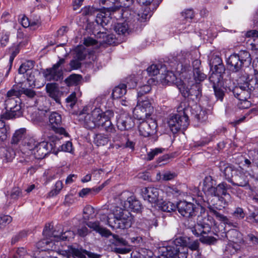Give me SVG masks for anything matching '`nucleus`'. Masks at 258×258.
Wrapping results in <instances>:
<instances>
[{
    "instance_id": "nucleus-1",
    "label": "nucleus",
    "mask_w": 258,
    "mask_h": 258,
    "mask_svg": "<svg viewBox=\"0 0 258 258\" xmlns=\"http://www.w3.org/2000/svg\"><path fill=\"white\" fill-rule=\"evenodd\" d=\"M200 241L191 240L188 237H179L166 247L160 249L163 258H187L188 249L196 251V258H201Z\"/></svg>"
},
{
    "instance_id": "nucleus-2",
    "label": "nucleus",
    "mask_w": 258,
    "mask_h": 258,
    "mask_svg": "<svg viewBox=\"0 0 258 258\" xmlns=\"http://www.w3.org/2000/svg\"><path fill=\"white\" fill-rule=\"evenodd\" d=\"M43 235L45 238L39 241L38 245L46 249L53 248L54 244L53 241H66L73 238L74 233L71 230H67L63 232L62 226L57 225L53 229L50 224H47L43 231Z\"/></svg>"
},
{
    "instance_id": "nucleus-3",
    "label": "nucleus",
    "mask_w": 258,
    "mask_h": 258,
    "mask_svg": "<svg viewBox=\"0 0 258 258\" xmlns=\"http://www.w3.org/2000/svg\"><path fill=\"white\" fill-rule=\"evenodd\" d=\"M243 83H240L231 90L234 96L239 100H246L250 98L252 92L258 91V71L254 70L253 74L245 73L240 78Z\"/></svg>"
},
{
    "instance_id": "nucleus-4",
    "label": "nucleus",
    "mask_w": 258,
    "mask_h": 258,
    "mask_svg": "<svg viewBox=\"0 0 258 258\" xmlns=\"http://www.w3.org/2000/svg\"><path fill=\"white\" fill-rule=\"evenodd\" d=\"M251 58L248 51L240 50L238 53H234L227 58L226 62L229 71L232 73H238L242 78L245 73L243 72L244 63H251Z\"/></svg>"
},
{
    "instance_id": "nucleus-5",
    "label": "nucleus",
    "mask_w": 258,
    "mask_h": 258,
    "mask_svg": "<svg viewBox=\"0 0 258 258\" xmlns=\"http://www.w3.org/2000/svg\"><path fill=\"white\" fill-rule=\"evenodd\" d=\"M36 118L34 120L36 123L44 121L46 118L48 117L49 125L56 133L68 136L65 129L61 126V115L57 112L53 111L49 112L47 110H41L35 113Z\"/></svg>"
},
{
    "instance_id": "nucleus-6",
    "label": "nucleus",
    "mask_w": 258,
    "mask_h": 258,
    "mask_svg": "<svg viewBox=\"0 0 258 258\" xmlns=\"http://www.w3.org/2000/svg\"><path fill=\"white\" fill-rule=\"evenodd\" d=\"M191 109L187 108L183 112L171 114L168 119V125L173 134L177 133L180 130H185L189 124L188 117L187 113Z\"/></svg>"
},
{
    "instance_id": "nucleus-7",
    "label": "nucleus",
    "mask_w": 258,
    "mask_h": 258,
    "mask_svg": "<svg viewBox=\"0 0 258 258\" xmlns=\"http://www.w3.org/2000/svg\"><path fill=\"white\" fill-rule=\"evenodd\" d=\"M21 101L20 99L6 98L5 101V112L1 115V118L14 119L22 115Z\"/></svg>"
},
{
    "instance_id": "nucleus-8",
    "label": "nucleus",
    "mask_w": 258,
    "mask_h": 258,
    "mask_svg": "<svg viewBox=\"0 0 258 258\" xmlns=\"http://www.w3.org/2000/svg\"><path fill=\"white\" fill-rule=\"evenodd\" d=\"M178 213L183 217L196 216L199 214H205V209L202 206H196L194 204L185 201H180L176 204Z\"/></svg>"
},
{
    "instance_id": "nucleus-9",
    "label": "nucleus",
    "mask_w": 258,
    "mask_h": 258,
    "mask_svg": "<svg viewBox=\"0 0 258 258\" xmlns=\"http://www.w3.org/2000/svg\"><path fill=\"white\" fill-rule=\"evenodd\" d=\"M179 90L184 98L195 102L199 101L202 96V85L199 83L192 84L189 86L182 84L180 85Z\"/></svg>"
},
{
    "instance_id": "nucleus-10",
    "label": "nucleus",
    "mask_w": 258,
    "mask_h": 258,
    "mask_svg": "<svg viewBox=\"0 0 258 258\" xmlns=\"http://www.w3.org/2000/svg\"><path fill=\"white\" fill-rule=\"evenodd\" d=\"M81 12L82 15L85 16H95L96 14L95 21L98 24L102 26L106 25L110 20V18L108 15L110 14L100 11L99 9H96L93 7H85L81 10Z\"/></svg>"
},
{
    "instance_id": "nucleus-11",
    "label": "nucleus",
    "mask_w": 258,
    "mask_h": 258,
    "mask_svg": "<svg viewBox=\"0 0 258 258\" xmlns=\"http://www.w3.org/2000/svg\"><path fill=\"white\" fill-rule=\"evenodd\" d=\"M64 62L65 59L60 58L52 68L44 70L43 75L45 79L48 81H58L62 80L63 72L59 68Z\"/></svg>"
},
{
    "instance_id": "nucleus-12",
    "label": "nucleus",
    "mask_w": 258,
    "mask_h": 258,
    "mask_svg": "<svg viewBox=\"0 0 258 258\" xmlns=\"http://www.w3.org/2000/svg\"><path fill=\"white\" fill-rule=\"evenodd\" d=\"M134 217H124L120 218H112L110 217H107V224L113 229H124L131 227Z\"/></svg>"
},
{
    "instance_id": "nucleus-13",
    "label": "nucleus",
    "mask_w": 258,
    "mask_h": 258,
    "mask_svg": "<svg viewBox=\"0 0 258 258\" xmlns=\"http://www.w3.org/2000/svg\"><path fill=\"white\" fill-rule=\"evenodd\" d=\"M190 54L188 53H182L177 54L174 56V60L178 62L176 68L177 72L182 74V76L186 77V75L187 72H190L191 67L189 64V61L186 60V57H189Z\"/></svg>"
},
{
    "instance_id": "nucleus-14",
    "label": "nucleus",
    "mask_w": 258,
    "mask_h": 258,
    "mask_svg": "<svg viewBox=\"0 0 258 258\" xmlns=\"http://www.w3.org/2000/svg\"><path fill=\"white\" fill-rule=\"evenodd\" d=\"M111 240V249L117 253L125 254L131 251L127 241L117 235H113Z\"/></svg>"
},
{
    "instance_id": "nucleus-15",
    "label": "nucleus",
    "mask_w": 258,
    "mask_h": 258,
    "mask_svg": "<svg viewBox=\"0 0 258 258\" xmlns=\"http://www.w3.org/2000/svg\"><path fill=\"white\" fill-rule=\"evenodd\" d=\"M138 128L140 135L147 137L156 133L157 124L155 120L148 119L140 122Z\"/></svg>"
},
{
    "instance_id": "nucleus-16",
    "label": "nucleus",
    "mask_w": 258,
    "mask_h": 258,
    "mask_svg": "<svg viewBox=\"0 0 258 258\" xmlns=\"http://www.w3.org/2000/svg\"><path fill=\"white\" fill-rule=\"evenodd\" d=\"M54 148V144L47 142H38L33 154L36 159H42L51 152Z\"/></svg>"
},
{
    "instance_id": "nucleus-17",
    "label": "nucleus",
    "mask_w": 258,
    "mask_h": 258,
    "mask_svg": "<svg viewBox=\"0 0 258 258\" xmlns=\"http://www.w3.org/2000/svg\"><path fill=\"white\" fill-rule=\"evenodd\" d=\"M218 167L228 182H232V177L238 172V169L233 165L224 161L219 162Z\"/></svg>"
},
{
    "instance_id": "nucleus-18",
    "label": "nucleus",
    "mask_w": 258,
    "mask_h": 258,
    "mask_svg": "<svg viewBox=\"0 0 258 258\" xmlns=\"http://www.w3.org/2000/svg\"><path fill=\"white\" fill-rule=\"evenodd\" d=\"M134 119L128 113H122L117 117L116 125L120 131L131 129L134 127Z\"/></svg>"
},
{
    "instance_id": "nucleus-19",
    "label": "nucleus",
    "mask_w": 258,
    "mask_h": 258,
    "mask_svg": "<svg viewBox=\"0 0 258 258\" xmlns=\"http://www.w3.org/2000/svg\"><path fill=\"white\" fill-rule=\"evenodd\" d=\"M211 227L209 223H206L203 220L200 219V215H198L197 224L191 230L192 233L197 237L202 236L205 234H208L211 232Z\"/></svg>"
},
{
    "instance_id": "nucleus-20",
    "label": "nucleus",
    "mask_w": 258,
    "mask_h": 258,
    "mask_svg": "<svg viewBox=\"0 0 258 258\" xmlns=\"http://www.w3.org/2000/svg\"><path fill=\"white\" fill-rule=\"evenodd\" d=\"M142 196L145 200L148 201L151 203L159 202L158 196L159 190L154 187H144L142 189Z\"/></svg>"
},
{
    "instance_id": "nucleus-21",
    "label": "nucleus",
    "mask_w": 258,
    "mask_h": 258,
    "mask_svg": "<svg viewBox=\"0 0 258 258\" xmlns=\"http://www.w3.org/2000/svg\"><path fill=\"white\" fill-rule=\"evenodd\" d=\"M88 110L87 107H84L82 111L79 113V116L81 119L84 118L85 124L86 127L89 129L94 128L98 126V123L99 120H95L92 118V116L90 115V113H87Z\"/></svg>"
},
{
    "instance_id": "nucleus-22",
    "label": "nucleus",
    "mask_w": 258,
    "mask_h": 258,
    "mask_svg": "<svg viewBox=\"0 0 258 258\" xmlns=\"http://www.w3.org/2000/svg\"><path fill=\"white\" fill-rule=\"evenodd\" d=\"M46 90L49 96L52 98L57 103L60 104V92L55 83H48L46 85Z\"/></svg>"
},
{
    "instance_id": "nucleus-23",
    "label": "nucleus",
    "mask_w": 258,
    "mask_h": 258,
    "mask_svg": "<svg viewBox=\"0 0 258 258\" xmlns=\"http://www.w3.org/2000/svg\"><path fill=\"white\" fill-rule=\"evenodd\" d=\"M38 141L34 138L31 137H27L23 139L22 143L21 150L25 153L31 152L33 154L37 145Z\"/></svg>"
},
{
    "instance_id": "nucleus-24",
    "label": "nucleus",
    "mask_w": 258,
    "mask_h": 258,
    "mask_svg": "<svg viewBox=\"0 0 258 258\" xmlns=\"http://www.w3.org/2000/svg\"><path fill=\"white\" fill-rule=\"evenodd\" d=\"M209 65L211 71H214L219 73H224L225 71V67L222 62L220 57L217 55H214L211 58Z\"/></svg>"
},
{
    "instance_id": "nucleus-25",
    "label": "nucleus",
    "mask_w": 258,
    "mask_h": 258,
    "mask_svg": "<svg viewBox=\"0 0 258 258\" xmlns=\"http://www.w3.org/2000/svg\"><path fill=\"white\" fill-rule=\"evenodd\" d=\"M209 209L210 213L215 216L218 220L233 228H236L238 227L239 223H238L237 222H232L231 220L228 219L226 216L218 212L214 208L210 207Z\"/></svg>"
},
{
    "instance_id": "nucleus-26",
    "label": "nucleus",
    "mask_w": 258,
    "mask_h": 258,
    "mask_svg": "<svg viewBox=\"0 0 258 258\" xmlns=\"http://www.w3.org/2000/svg\"><path fill=\"white\" fill-rule=\"evenodd\" d=\"M209 209L210 213L215 216L218 220L233 228H236L238 227L239 223H238L237 222H232L231 220L228 219L226 216L218 212L214 208L210 207Z\"/></svg>"
},
{
    "instance_id": "nucleus-27",
    "label": "nucleus",
    "mask_w": 258,
    "mask_h": 258,
    "mask_svg": "<svg viewBox=\"0 0 258 258\" xmlns=\"http://www.w3.org/2000/svg\"><path fill=\"white\" fill-rule=\"evenodd\" d=\"M124 207L127 208L131 211L139 213L141 211L142 205L136 197L131 196L127 198L124 203Z\"/></svg>"
},
{
    "instance_id": "nucleus-28",
    "label": "nucleus",
    "mask_w": 258,
    "mask_h": 258,
    "mask_svg": "<svg viewBox=\"0 0 258 258\" xmlns=\"http://www.w3.org/2000/svg\"><path fill=\"white\" fill-rule=\"evenodd\" d=\"M87 225L91 229L99 233L102 236L108 237L111 235V233L109 230L100 226V223L98 221L89 222L87 223Z\"/></svg>"
},
{
    "instance_id": "nucleus-29",
    "label": "nucleus",
    "mask_w": 258,
    "mask_h": 258,
    "mask_svg": "<svg viewBox=\"0 0 258 258\" xmlns=\"http://www.w3.org/2000/svg\"><path fill=\"white\" fill-rule=\"evenodd\" d=\"M234 186L245 187L248 185V181L246 176L238 170V172L234 176V180L230 182Z\"/></svg>"
},
{
    "instance_id": "nucleus-30",
    "label": "nucleus",
    "mask_w": 258,
    "mask_h": 258,
    "mask_svg": "<svg viewBox=\"0 0 258 258\" xmlns=\"http://www.w3.org/2000/svg\"><path fill=\"white\" fill-rule=\"evenodd\" d=\"M106 185V182H104L97 187H94L93 188H84L81 189L79 195L80 197L84 198L87 195H95L98 194L101 191Z\"/></svg>"
},
{
    "instance_id": "nucleus-31",
    "label": "nucleus",
    "mask_w": 258,
    "mask_h": 258,
    "mask_svg": "<svg viewBox=\"0 0 258 258\" xmlns=\"http://www.w3.org/2000/svg\"><path fill=\"white\" fill-rule=\"evenodd\" d=\"M137 105H140L144 111L149 113L150 115L153 111V107L147 97L138 99Z\"/></svg>"
},
{
    "instance_id": "nucleus-32",
    "label": "nucleus",
    "mask_w": 258,
    "mask_h": 258,
    "mask_svg": "<svg viewBox=\"0 0 258 258\" xmlns=\"http://www.w3.org/2000/svg\"><path fill=\"white\" fill-rule=\"evenodd\" d=\"M212 73L209 77L210 82L212 84V87L219 86H223L222 79L224 73H219L214 71H212Z\"/></svg>"
},
{
    "instance_id": "nucleus-33",
    "label": "nucleus",
    "mask_w": 258,
    "mask_h": 258,
    "mask_svg": "<svg viewBox=\"0 0 258 258\" xmlns=\"http://www.w3.org/2000/svg\"><path fill=\"white\" fill-rule=\"evenodd\" d=\"M112 212L113 215L112 218H120V217H133L131 213L125 209H123L120 207H115L112 210Z\"/></svg>"
},
{
    "instance_id": "nucleus-34",
    "label": "nucleus",
    "mask_w": 258,
    "mask_h": 258,
    "mask_svg": "<svg viewBox=\"0 0 258 258\" xmlns=\"http://www.w3.org/2000/svg\"><path fill=\"white\" fill-rule=\"evenodd\" d=\"M82 76L78 74H72L65 80V83L68 86H77L81 83Z\"/></svg>"
},
{
    "instance_id": "nucleus-35",
    "label": "nucleus",
    "mask_w": 258,
    "mask_h": 258,
    "mask_svg": "<svg viewBox=\"0 0 258 258\" xmlns=\"http://www.w3.org/2000/svg\"><path fill=\"white\" fill-rule=\"evenodd\" d=\"M90 258H100V255L94 253H92L90 255ZM67 258H86L84 252L80 251L78 249L72 248L71 253L69 254Z\"/></svg>"
},
{
    "instance_id": "nucleus-36",
    "label": "nucleus",
    "mask_w": 258,
    "mask_h": 258,
    "mask_svg": "<svg viewBox=\"0 0 258 258\" xmlns=\"http://www.w3.org/2000/svg\"><path fill=\"white\" fill-rule=\"evenodd\" d=\"M126 93V86L125 84H120L113 89L112 97L113 99H118L122 97Z\"/></svg>"
},
{
    "instance_id": "nucleus-37",
    "label": "nucleus",
    "mask_w": 258,
    "mask_h": 258,
    "mask_svg": "<svg viewBox=\"0 0 258 258\" xmlns=\"http://www.w3.org/2000/svg\"><path fill=\"white\" fill-rule=\"evenodd\" d=\"M115 32L119 36H125L129 34L128 24L126 23L116 24L114 28Z\"/></svg>"
},
{
    "instance_id": "nucleus-38",
    "label": "nucleus",
    "mask_w": 258,
    "mask_h": 258,
    "mask_svg": "<svg viewBox=\"0 0 258 258\" xmlns=\"http://www.w3.org/2000/svg\"><path fill=\"white\" fill-rule=\"evenodd\" d=\"M34 66V61L33 60H28L22 63L20 67L18 72L19 74H26V76L28 75L30 72L32 71V69Z\"/></svg>"
},
{
    "instance_id": "nucleus-39",
    "label": "nucleus",
    "mask_w": 258,
    "mask_h": 258,
    "mask_svg": "<svg viewBox=\"0 0 258 258\" xmlns=\"http://www.w3.org/2000/svg\"><path fill=\"white\" fill-rule=\"evenodd\" d=\"M10 126L2 119H0V141H4L7 139L9 134Z\"/></svg>"
},
{
    "instance_id": "nucleus-40",
    "label": "nucleus",
    "mask_w": 258,
    "mask_h": 258,
    "mask_svg": "<svg viewBox=\"0 0 258 258\" xmlns=\"http://www.w3.org/2000/svg\"><path fill=\"white\" fill-rule=\"evenodd\" d=\"M108 141V136L103 134H96L94 138V143L97 146H104Z\"/></svg>"
},
{
    "instance_id": "nucleus-41",
    "label": "nucleus",
    "mask_w": 258,
    "mask_h": 258,
    "mask_svg": "<svg viewBox=\"0 0 258 258\" xmlns=\"http://www.w3.org/2000/svg\"><path fill=\"white\" fill-rule=\"evenodd\" d=\"M26 129L24 128L17 130L14 134L11 140L12 144L17 145L25 137L26 134Z\"/></svg>"
},
{
    "instance_id": "nucleus-42",
    "label": "nucleus",
    "mask_w": 258,
    "mask_h": 258,
    "mask_svg": "<svg viewBox=\"0 0 258 258\" xmlns=\"http://www.w3.org/2000/svg\"><path fill=\"white\" fill-rule=\"evenodd\" d=\"M156 204L162 211L166 212H171L176 208V206L172 203L169 201H163L162 202L159 201Z\"/></svg>"
},
{
    "instance_id": "nucleus-43",
    "label": "nucleus",
    "mask_w": 258,
    "mask_h": 258,
    "mask_svg": "<svg viewBox=\"0 0 258 258\" xmlns=\"http://www.w3.org/2000/svg\"><path fill=\"white\" fill-rule=\"evenodd\" d=\"M133 113L134 116L139 120H144L151 115L149 113L144 111V109H142L141 106L138 105H137L135 108Z\"/></svg>"
},
{
    "instance_id": "nucleus-44",
    "label": "nucleus",
    "mask_w": 258,
    "mask_h": 258,
    "mask_svg": "<svg viewBox=\"0 0 258 258\" xmlns=\"http://www.w3.org/2000/svg\"><path fill=\"white\" fill-rule=\"evenodd\" d=\"M102 127L107 132L113 133L115 131L113 125L110 120H101L98 123L97 127Z\"/></svg>"
},
{
    "instance_id": "nucleus-45",
    "label": "nucleus",
    "mask_w": 258,
    "mask_h": 258,
    "mask_svg": "<svg viewBox=\"0 0 258 258\" xmlns=\"http://www.w3.org/2000/svg\"><path fill=\"white\" fill-rule=\"evenodd\" d=\"M75 58L79 60L84 59L87 55V50L83 46H80L77 47L75 50Z\"/></svg>"
},
{
    "instance_id": "nucleus-46",
    "label": "nucleus",
    "mask_w": 258,
    "mask_h": 258,
    "mask_svg": "<svg viewBox=\"0 0 258 258\" xmlns=\"http://www.w3.org/2000/svg\"><path fill=\"white\" fill-rule=\"evenodd\" d=\"M152 15V12L148 7L145 8L142 11L138 14L137 19L141 22L145 21L150 18Z\"/></svg>"
},
{
    "instance_id": "nucleus-47",
    "label": "nucleus",
    "mask_w": 258,
    "mask_h": 258,
    "mask_svg": "<svg viewBox=\"0 0 258 258\" xmlns=\"http://www.w3.org/2000/svg\"><path fill=\"white\" fill-rule=\"evenodd\" d=\"M240 233L236 229H231L226 232V237L231 241H235L239 237Z\"/></svg>"
},
{
    "instance_id": "nucleus-48",
    "label": "nucleus",
    "mask_w": 258,
    "mask_h": 258,
    "mask_svg": "<svg viewBox=\"0 0 258 258\" xmlns=\"http://www.w3.org/2000/svg\"><path fill=\"white\" fill-rule=\"evenodd\" d=\"M231 215L235 219V222H237L238 223V221L243 219L245 216L243 209L240 207L236 208Z\"/></svg>"
},
{
    "instance_id": "nucleus-49",
    "label": "nucleus",
    "mask_w": 258,
    "mask_h": 258,
    "mask_svg": "<svg viewBox=\"0 0 258 258\" xmlns=\"http://www.w3.org/2000/svg\"><path fill=\"white\" fill-rule=\"evenodd\" d=\"M21 96V89H17L13 87L10 90H9L6 94V98L10 99H20Z\"/></svg>"
},
{
    "instance_id": "nucleus-50",
    "label": "nucleus",
    "mask_w": 258,
    "mask_h": 258,
    "mask_svg": "<svg viewBox=\"0 0 258 258\" xmlns=\"http://www.w3.org/2000/svg\"><path fill=\"white\" fill-rule=\"evenodd\" d=\"M229 187L230 186L225 182L219 184L216 186L217 194H218L217 197H219L221 195L226 196L227 194V190Z\"/></svg>"
},
{
    "instance_id": "nucleus-51",
    "label": "nucleus",
    "mask_w": 258,
    "mask_h": 258,
    "mask_svg": "<svg viewBox=\"0 0 258 258\" xmlns=\"http://www.w3.org/2000/svg\"><path fill=\"white\" fill-rule=\"evenodd\" d=\"M151 90V87L149 85H145L140 87L137 90V99L139 98H144L145 96H144V95L149 93Z\"/></svg>"
},
{
    "instance_id": "nucleus-52",
    "label": "nucleus",
    "mask_w": 258,
    "mask_h": 258,
    "mask_svg": "<svg viewBox=\"0 0 258 258\" xmlns=\"http://www.w3.org/2000/svg\"><path fill=\"white\" fill-rule=\"evenodd\" d=\"M192 73L195 83H200L207 78L206 75L203 73L201 70L192 71Z\"/></svg>"
},
{
    "instance_id": "nucleus-53",
    "label": "nucleus",
    "mask_w": 258,
    "mask_h": 258,
    "mask_svg": "<svg viewBox=\"0 0 258 258\" xmlns=\"http://www.w3.org/2000/svg\"><path fill=\"white\" fill-rule=\"evenodd\" d=\"M199 241L204 244L213 245L217 242V239L213 236L202 235L200 238Z\"/></svg>"
},
{
    "instance_id": "nucleus-54",
    "label": "nucleus",
    "mask_w": 258,
    "mask_h": 258,
    "mask_svg": "<svg viewBox=\"0 0 258 258\" xmlns=\"http://www.w3.org/2000/svg\"><path fill=\"white\" fill-rule=\"evenodd\" d=\"M216 185V182L211 176L205 177L203 181V190Z\"/></svg>"
},
{
    "instance_id": "nucleus-55",
    "label": "nucleus",
    "mask_w": 258,
    "mask_h": 258,
    "mask_svg": "<svg viewBox=\"0 0 258 258\" xmlns=\"http://www.w3.org/2000/svg\"><path fill=\"white\" fill-rule=\"evenodd\" d=\"M125 82L126 84H125V85L126 86V88H128L129 89H132L134 88L137 86V79L135 75H132L127 77L126 79Z\"/></svg>"
},
{
    "instance_id": "nucleus-56",
    "label": "nucleus",
    "mask_w": 258,
    "mask_h": 258,
    "mask_svg": "<svg viewBox=\"0 0 258 258\" xmlns=\"http://www.w3.org/2000/svg\"><path fill=\"white\" fill-rule=\"evenodd\" d=\"M22 94H24L30 99L34 98L36 95V92L33 90L27 88L25 86L24 87H21V95Z\"/></svg>"
},
{
    "instance_id": "nucleus-57",
    "label": "nucleus",
    "mask_w": 258,
    "mask_h": 258,
    "mask_svg": "<svg viewBox=\"0 0 258 258\" xmlns=\"http://www.w3.org/2000/svg\"><path fill=\"white\" fill-rule=\"evenodd\" d=\"M213 88L214 94L217 99L222 101L225 95L224 92L222 89V86H215Z\"/></svg>"
},
{
    "instance_id": "nucleus-58",
    "label": "nucleus",
    "mask_w": 258,
    "mask_h": 258,
    "mask_svg": "<svg viewBox=\"0 0 258 258\" xmlns=\"http://www.w3.org/2000/svg\"><path fill=\"white\" fill-rule=\"evenodd\" d=\"M164 151V149L162 148H157L152 150L147 154V160L151 161L153 159L155 156L162 153Z\"/></svg>"
},
{
    "instance_id": "nucleus-59",
    "label": "nucleus",
    "mask_w": 258,
    "mask_h": 258,
    "mask_svg": "<svg viewBox=\"0 0 258 258\" xmlns=\"http://www.w3.org/2000/svg\"><path fill=\"white\" fill-rule=\"evenodd\" d=\"M68 105L73 108L77 101L76 94L75 92L71 93L66 99Z\"/></svg>"
},
{
    "instance_id": "nucleus-60",
    "label": "nucleus",
    "mask_w": 258,
    "mask_h": 258,
    "mask_svg": "<svg viewBox=\"0 0 258 258\" xmlns=\"http://www.w3.org/2000/svg\"><path fill=\"white\" fill-rule=\"evenodd\" d=\"M26 76L27 81L23 83L24 84V86L26 87L27 85L30 87L35 86V77L34 75L32 73V71L30 72L28 75Z\"/></svg>"
},
{
    "instance_id": "nucleus-61",
    "label": "nucleus",
    "mask_w": 258,
    "mask_h": 258,
    "mask_svg": "<svg viewBox=\"0 0 258 258\" xmlns=\"http://www.w3.org/2000/svg\"><path fill=\"white\" fill-rule=\"evenodd\" d=\"M103 111L100 108L95 107L90 113V115L92 116V118L95 120H102V115Z\"/></svg>"
},
{
    "instance_id": "nucleus-62",
    "label": "nucleus",
    "mask_w": 258,
    "mask_h": 258,
    "mask_svg": "<svg viewBox=\"0 0 258 258\" xmlns=\"http://www.w3.org/2000/svg\"><path fill=\"white\" fill-rule=\"evenodd\" d=\"M12 221V218L9 215H4L1 217L0 228L4 229Z\"/></svg>"
},
{
    "instance_id": "nucleus-63",
    "label": "nucleus",
    "mask_w": 258,
    "mask_h": 258,
    "mask_svg": "<svg viewBox=\"0 0 258 258\" xmlns=\"http://www.w3.org/2000/svg\"><path fill=\"white\" fill-rule=\"evenodd\" d=\"M27 236V232L25 231H22L17 234L14 236L11 240L12 244H15L16 242L19 241L23 238L26 237Z\"/></svg>"
},
{
    "instance_id": "nucleus-64",
    "label": "nucleus",
    "mask_w": 258,
    "mask_h": 258,
    "mask_svg": "<svg viewBox=\"0 0 258 258\" xmlns=\"http://www.w3.org/2000/svg\"><path fill=\"white\" fill-rule=\"evenodd\" d=\"M181 15L185 20H190L195 17V12L192 9H186L181 13Z\"/></svg>"
}]
</instances>
